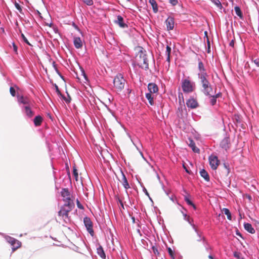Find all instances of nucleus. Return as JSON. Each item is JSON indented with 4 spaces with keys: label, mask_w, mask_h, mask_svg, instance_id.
<instances>
[{
    "label": "nucleus",
    "mask_w": 259,
    "mask_h": 259,
    "mask_svg": "<svg viewBox=\"0 0 259 259\" xmlns=\"http://www.w3.org/2000/svg\"><path fill=\"white\" fill-rule=\"evenodd\" d=\"M201 92L205 96H210L213 93L212 86L209 81V75L198 77Z\"/></svg>",
    "instance_id": "1"
},
{
    "label": "nucleus",
    "mask_w": 259,
    "mask_h": 259,
    "mask_svg": "<svg viewBox=\"0 0 259 259\" xmlns=\"http://www.w3.org/2000/svg\"><path fill=\"white\" fill-rule=\"evenodd\" d=\"M139 49L137 55L138 65L141 68L147 70L149 68V64L146 51L142 47H139Z\"/></svg>",
    "instance_id": "2"
},
{
    "label": "nucleus",
    "mask_w": 259,
    "mask_h": 259,
    "mask_svg": "<svg viewBox=\"0 0 259 259\" xmlns=\"http://www.w3.org/2000/svg\"><path fill=\"white\" fill-rule=\"evenodd\" d=\"M74 207V204L72 203L64 204L58 212V215L66 222L69 221L68 213Z\"/></svg>",
    "instance_id": "3"
},
{
    "label": "nucleus",
    "mask_w": 259,
    "mask_h": 259,
    "mask_svg": "<svg viewBox=\"0 0 259 259\" xmlns=\"http://www.w3.org/2000/svg\"><path fill=\"white\" fill-rule=\"evenodd\" d=\"M126 80L121 74H118L113 80L114 88L117 92H121L124 88Z\"/></svg>",
    "instance_id": "4"
},
{
    "label": "nucleus",
    "mask_w": 259,
    "mask_h": 259,
    "mask_svg": "<svg viewBox=\"0 0 259 259\" xmlns=\"http://www.w3.org/2000/svg\"><path fill=\"white\" fill-rule=\"evenodd\" d=\"M194 244L195 246L200 249L201 248H207V242L204 236H202L200 234L197 233L196 236L194 239Z\"/></svg>",
    "instance_id": "5"
},
{
    "label": "nucleus",
    "mask_w": 259,
    "mask_h": 259,
    "mask_svg": "<svg viewBox=\"0 0 259 259\" xmlns=\"http://www.w3.org/2000/svg\"><path fill=\"white\" fill-rule=\"evenodd\" d=\"M195 88L194 83L188 79L183 80L182 82V88L183 91L186 93L192 92Z\"/></svg>",
    "instance_id": "6"
},
{
    "label": "nucleus",
    "mask_w": 259,
    "mask_h": 259,
    "mask_svg": "<svg viewBox=\"0 0 259 259\" xmlns=\"http://www.w3.org/2000/svg\"><path fill=\"white\" fill-rule=\"evenodd\" d=\"M61 194L65 204L72 203L74 204L73 200L71 199V195L67 188H63L61 191Z\"/></svg>",
    "instance_id": "7"
},
{
    "label": "nucleus",
    "mask_w": 259,
    "mask_h": 259,
    "mask_svg": "<svg viewBox=\"0 0 259 259\" xmlns=\"http://www.w3.org/2000/svg\"><path fill=\"white\" fill-rule=\"evenodd\" d=\"M208 160L211 168L213 170L217 169L220 163L218 157L214 155H211L209 157Z\"/></svg>",
    "instance_id": "8"
},
{
    "label": "nucleus",
    "mask_w": 259,
    "mask_h": 259,
    "mask_svg": "<svg viewBox=\"0 0 259 259\" xmlns=\"http://www.w3.org/2000/svg\"><path fill=\"white\" fill-rule=\"evenodd\" d=\"M84 225L89 232V233L92 235H94V230L93 229V223L91 219L88 217H85L83 220Z\"/></svg>",
    "instance_id": "9"
},
{
    "label": "nucleus",
    "mask_w": 259,
    "mask_h": 259,
    "mask_svg": "<svg viewBox=\"0 0 259 259\" xmlns=\"http://www.w3.org/2000/svg\"><path fill=\"white\" fill-rule=\"evenodd\" d=\"M198 69L199 71L198 73V77L208 75L206 72V69L205 68L203 62L200 60H199L198 62Z\"/></svg>",
    "instance_id": "10"
},
{
    "label": "nucleus",
    "mask_w": 259,
    "mask_h": 259,
    "mask_svg": "<svg viewBox=\"0 0 259 259\" xmlns=\"http://www.w3.org/2000/svg\"><path fill=\"white\" fill-rule=\"evenodd\" d=\"M165 23L168 30H171L174 29L175 25L174 17L169 16L165 20Z\"/></svg>",
    "instance_id": "11"
},
{
    "label": "nucleus",
    "mask_w": 259,
    "mask_h": 259,
    "mask_svg": "<svg viewBox=\"0 0 259 259\" xmlns=\"http://www.w3.org/2000/svg\"><path fill=\"white\" fill-rule=\"evenodd\" d=\"M8 242L13 246V250H15L21 245V243L20 241L12 237L9 238Z\"/></svg>",
    "instance_id": "12"
},
{
    "label": "nucleus",
    "mask_w": 259,
    "mask_h": 259,
    "mask_svg": "<svg viewBox=\"0 0 259 259\" xmlns=\"http://www.w3.org/2000/svg\"><path fill=\"white\" fill-rule=\"evenodd\" d=\"M186 105L188 107L192 109L196 108L198 106V103L196 100L194 98H190L186 102Z\"/></svg>",
    "instance_id": "13"
},
{
    "label": "nucleus",
    "mask_w": 259,
    "mask_h": 259,
    "mask_svg": "<svg viewBox=\"0 0 259 259\" xmlns=\"http://www.w3.org/2000/svg\"><path fill=\"white\" fill-rule=\"evenodd\" d=\"M18 101L19 103L25 105V106H30V105L32 104L31 100L26 97H19L18 98Z\"/></svg>",
    "instance_id": "14"
},
{
    "label": "nucleus",
    "mask_w": 259,
    "mask_h": 259,
    "mask_svg": "<svg viewBox=\"0 0 259 259\" xmlns=\"http://www.w3.org/2000/svg\"><path fill=\"white\" fill-rule=\"evenodd\" d=\"M230 144V139L229 137H225L221 141L220 144L221 146L225 150H227V149L229 148Z\"/></svg>",
    "instance_id": "15"
},
{
    "label": "nucleus",
    "mask_w": 259,
    "mask_h": 259,
    "mask_svg": "<svg viewBox=\"0 0 259 259\" xmlns=\"http://www.w3.org/2000/svg\"><path fill=\"white\" fill-rule=\"evenodd\" d=\"M148 89L150 94L156 93L158 91V88L157 85L154 83H150L148 85Z\"/></svg>",
    "instance_id": "16"
},
{
    "label": "nucleus",
    "mask_w": 259,
    "mask_h": 259,
    "mask_svg": "<svg viewBox=\"0 0 259 259\" xmlns=\"http://www.w3.org/2000/svg\"><path fill=\"white\" fill-rule=\"evenodd\" d=\"M74 45L76 49H80L82 47V42L80 38L75 37L73 40Z\"/></svg>",
    "instance_id": "17"
},
{
    "label": "nucleus",
    "mask_w": 259,
    "mask_h": 259,
    "mask_svg": "<svg viewBox=\"0 0 259 259\" xmlns=\"http://www.w3.org/2000/svg\"><path fill=\"white\" fill-rule=\"evenodd\" d=\"M115 22L122 28H125L127 27V25L125 24L123 22V18L120 15L117 16V20L115 21Z\"/></svg>",
    "instance_id": "18"
},
{
    "label": "nucleus",
    "mask_w": 259,
    "mask_h": 259,
    "mask_svg": "<svg viewBox=\"0 0 259 259\" xmlns=\"http://www.w3.org/2000/svg\"><path fill=\"white\" fill-rule=\"evenodd\" d=\"M120 182H121L124 188L126 190H127L130 188L128 183L127 182V180L123 172H122V178H121V180H120Z\"/></svg>",
    "instance_id": "19"
},
{
    "label": "nucleus",
    "mask_w": 259,
    "mask_h": 259,
    "mask_svg": "<svg viewBox=\"0 0 259 259\" xmlns=\"http://www.w3.org/2000/svg\"><path fill=\"white\" fill-rule=\"evenodd\" d=\"M244 229L249 233L251 234H254L255 231L253 228L252 227V225L248 223H245L244 224Z\"/></svg>",
    "instance_id": "20"
},
{
    "label": "nucleus",
    "mask_w": 259,
    "mask_h": 259,
    "mask_svg": "<svg viewBox=\"0 0 259 259\" xmlns=\"http://www.w3.org/2000/svg\"><path fill=\"white\" fill-rule=\"evenodd\" d=\"M189 142V146L192 148L193 151L195 153H199L200 150L196 147L194 142L192 140H190Z\"/></svg>",
    "instance_id": "21"
},
{
    "label": "nucleus",
    "mask_w": 259,
    "mask_h": 259,
    "mask_svg": "<svg viewBox=\"0 0 259 259\" xmlns=\"http://www.w3.org/2000/svg\"><path fill=\"white\" fill-rule=\"evenodd\" d=\"M42 121V118L41 116H36L33 120L34 124L36 126H40Z\"/></svg>",
    "instance_id": "22"
},
{
    "label": "nucleus",
    "mask_w": 259,
    "mask_h": 259,
    "mask_svg": "<svg viewBox=\"0 0 259 259\" xmlns=\"http://www.w3.org/2000/svg\"><path fill=\"white\" fill-rule=\"evenodd\" d=\"M25 112L27 116L31 117L34 115V112L30 109V106H25Z\"/></svg>",
    "instance_id": "23"
},
{
    "label": "nucleus",
    "mask_w": 259,
    "mask_h": 259,
    "mask_svg": "<svg viewBox=\"0 0 259 259\" xmlns=\"http://www.w3.org/2000/svg\"><path fill=\"white\" fill-rule=\"evenodd\" d=\"M200 176L204 178V179L208 182L209 181V177L207 172L204 169H201L200 171Z\"/></svg>",
    "instance_id": "24"
},
{
    "label": "nucleus",
    "mask_w": 259,
    "mask_h": 259,
    "mask_svg": "<svg viewBox=\"0 0 259 259\" xmlns=\"http://www.w3.org/2000/svg\"><path fill=\"white\" fill-rule=\"evenodd\" d=\"M77 78L80 81L85 82L88 81L87 76L83 70H81V74L79 77H77Z\"/></svg>",
    "instance_id": "25"
},
{
    "label": "nucleus",
    "mask_w": 259,
    "mask_h": 259,
    "mask_svg": "<svg viewBox=\"0 0 259 259\" xmlns=\"http://www.w3.org/2000/svg\"><path fill=\"white\" fill-rule=\"evenodd\" d=\"M149 3L151 4L153 12L156 13L158 12V6L155 0H149Z\"/></svg>",
    "instance_id": "26"
},
{
    "label": "nucleus",
    "mask_w": 259,
    "mask_h": 259,
    "mask_svg": "<svg viewBox=\"0 0 259 259\" xmlns=\"http://www.w3.org/2000/svg\"><path fill=\"white\" fill-rule=\"evenodd\" d=\"M97 250L98 254L100 255L101 258L105 259L106 255L103 247L101 246H100L97 248Z\"/></svg>",
    "instance_id": "27"
},
{
    "label": "nucleus",
    "mask_w": 259,
    "mask_h": 259,
    "mask_svg": "<svg viewBox=\"0 0 259 259\" xmlns=\"http://www.w3.org/2000/svg\"><path fill=\"white\" fill-rule=\"evenodd\" d=\"M234 10L236 14L241 19L243 18V14L240 8L238 6H236L234 8Z\"/></svg>",
    "instance_id": "28"
},
{
    "label": "nucleus",
    "mask_w": 259,
    "mask_h": 259,
    "mask_svg": "<svg viewBox=\"0 0 259 259\" xmlns=\"http://www.w3.org/2000/svg\"><path fill=\"white\" fill-rule=\"evenodd\" d=\"M170 53H171V48L169 46L167 45V46L166 47V54L167 55L166 61L168 62H170Z\"/></svg>",
    "instance_id": "29"
},
{
    "label": "nucleus",
    "mask_w": 259,
    "mask_h": 259,
    "mask_svg": "<svg viewBox=\"0 0 259 259\" xmlns=\"http://www.w3.org/2000/svg\"><path fill=\"white\" fill-rule=\"evenodd\" d=\"M222 211L223 213H224L226 215H227V219L229 220H231L232 219V217H231V213L230 211V210H229V209L228 208H224L222 210Z\"/></svg>",
    "instance_id": "30"
},
{
    "label": "nucleus",
    "mask_w": 259,
    "mask_h": 259,
    "mask_svg": "<svg viewBox=\"0 0 259 259\" xmlns=\"http://www.w3.org/2000/svg\"><path fill=\"white\" fill-rule=\"evenodd\" d=\"M146 97L151 105H154L153 97L152 96L150 93H147L146 94Z\"/></svg>",
    "instance_id": "31"
},
{
    "label": "nucleus",
    "mask_w": 259,
    "mask_h": 259,
    "mask_svg": "<svg viewBox=\"0 0 259 259\" xmlns=\"http://www.w3.org/2000/svg\"><path fill=\"white\" fill-rule=\"evenodd\" d=\"M73 176L74 177L75 181H77L78 178V174L77 172V169L75 165L73 166Z\"/></svg>",
    "instance_id": "32"
},
{
    "label": "nucleus",
    "mask_w": 259,
    "mask_h": 259,
    "mask_svg": "<svg viewBox=\"0 0 259 259\" xmlns=\"http://www.w3.org/2000/svg\"><path fill=\"white\" fill-rule=\"evenodd\" d=\"M185 200L188 205L192 206L195 209H196L195 205L189 198H188V197H185Z\"/></svg>",
    "instance_id": "33"
},
{
    "label": "nucleus",
    "mask_w": 259,
    "mask_h": 259,
    "mask_svg": "<svg viewBox=\"0 0 259 259\" xmlns=\"http://www.w3.org/2000/svg\"><path fill=\"white\" fill-rule=\"evenodd\" d=\"M211 97V99L210 100V103L211 105L213 106L216 104L217 99L214 98L213 96H212V94L210 96Z\"/></svg>",
    "instance_id": "34"
},
{
    "label": "nucleus",
    "mask_w": 259,
    "mask_h": 259,
    "mask_svg": "<svg viewBox=\"0 0 259 259\" xmlns=\"http://www.w3.org/2000/svg\"><path fill=\"white\" fill-rule=\"evenodd\" d=\"M10 92L11 95L13 97H15L16 96V91H15V89L14 87H10Z\"/></svg>",
    "instance_id": "35"
},
{
    "label": "nucleus",
    "mask_w": 259,
    "mask_h": 259,
    "mask_svg": "<svg viewBox=\"0 0 259 259\" xmlns=\"http://www.w3.org/2000/svg\"><path fill=\"white\" fill-rule=\"evenodd\" d=\"M168 253H169V255L170 256V257L172 259H175L174 252H173L172 250L170 247H169L168 248Z\"/></svg>",
    "instance_id": "36"
},
{
    "label": "nucleus",
    "mask_w": 259,
    "mask_h": 259,
    "mask_svg": "<svg viewBox=\"0 0 259 259\" xmlns=\"http://www.w3.org/2000/svg\"><path fill=\"white\" fill-rule=\"evenodd\" d=\"M21 36H22V37L23 38V40H24V41L25 42H26L27 44H28L29 46H31V45L29 43V42L27 40V38L25 36L24 34L22 33L21 34Z\"/></svg>",
    "instance_id": "37"
},
{
    "label": "nucleus",
    "mask_w": 259,
    "mask_h": 259,
    "mask_svg": "<svg viewBox=\"0 0 259 259\" xmlns=\"http://www.w3.org/2000/svg\"><path fill=\"white\" fill-rule=\"evenodd\" d=\"M83 2L88 6H92L93 5V0H84Z\"/></svg>",
    "instance_id": "38"
},
{
    "label": "nucleus",
    "mask_w": 259,
    "mask_h": 259,
    "mask_svg": "<svg viewBox=\"0 0 259 259\" xmlns=\"http://www.w3.org/2000/svg\"><path fill=\"white\" fill-rule=\"evenodd\" d=\"M15 6L16 7V8L21 13L22 12V9L21 8V6H20V5L17 3H15Z\"/></svg>",
    "instance_id": "39"
},
{
    "label": "nucleus",
    "mask_w": 259,
    "mask_h": 259,
    "mask_svg": "<svg viewBox=\"0 0 259 259\" xmlns=\"http://www.w3.org/2000/svg\"><path fill=\"white\" fill-rule=\"evenodd\" d=\"M55 88L56 91L58 95L59 96H61V97H63L60 91L59 90V89L58 85H56V84H55Z\"/></svg>",
    "instance_id": "40"
},
{
    "label": "nucleus",
    "mask_w": 259,
    "mask_h": 259,
    "mask_svg": "<svg viewBox=\"0 0 259 259\" xmlns=\"http://www.w3.org/2000/svg\"><path fill=\"white\" fill-rule=\"evenodd\" d=\"M241 253L238 252H234V257H236L238 259H240L241 257H240Z\"/></svg>",
    "instance_id": "41"
},
{
    "label": "nucleus",
    "mask_w": 259,
    "mask_h": 259,
    "mask_svg": "<svg viewBox=\"0 0 259 259\" xmlns=\"http://www.w3.org/2000/svg\"><path fill=\"white\" fill-rule=\"evenodd\" d=\"M169 2L173 6H176L178 3V0H169Z\"/></svg>",
    "instance_id": "42"
},
{
    "label": "nucleus",
    "mask_w": 259,
    "mask_h": 259,
    "mask_svg": "<svg viewBox=\"0 0 259 259\" xmlns=\"http://www.w3.org/2000/svg\"><path fill=\"white\" fill-rule=\"evenodd\" d=\"M152 249V250H153L154 253L155 255H158L159 254V252H158V249H157V248L156 247H155L154 246H153Z\"/></svg>",
    "instance_id": "43"
},
{
    "label": "nucleus",
    "mask_w": 259,
    "mask_h": 259,
    "mask_svg": "<svg viewBox=\"0 0 259 259\" xmlns=\"http://www.w3.org/2000/svg\"><path fill=\"white\" fill-rule=\"evenodd\" d=\"M76 203L77 206L79 208L81 209H83V206L81 204V203H80L78 199L76 200Z\"/></svg>",
    "instance_id": "44"
},
{
    "label": "nucleus",
    "mask_w": 259,
    "mask_h": 259,
    "mask_svg": "<svg viewBox=\"0 0 259 259\" xmlns=\"http://www.w3.org/2000/svg\"><path fill=\"white\" fill-rule=\"evenodd\" d=\"M116 200H117V202L120 203L121 206L123 208H124L123 203L122 200L118 197H116Z\"/></svg>",
    "instance_id": "45"
},
{
    "label": "nucleus",
    "mask_w": 259,
    "mask_h": 259,
    "mask_svg": "<svg viewBox=\"0 0 259 259\" xmlns=\"http://www.w3.org/2000/svg\"><path fill=\"white\" fill-rule=\"evenodd\" d=\"M12 46H13V50L14 51V52L16 54H17V46L15 45V44L14 42H12Z\"/></svg>",
    "instance_id": "46"
},
{
    "label": "nucleus",
    "mask_w": 259,
    "mask_h": 259,
    "mask_svg": "<svg viewBox=\"0 0 259 259\" xmlns=\"http://www.w3.org/2000/svg\"><path fill=\"white\" fill-rule=\"evenodd\" d=\"M215 4L219 8H221L222 7V4L219 0H216Z\"/></svg>",
    "instance_id": "47"
},
{
    "label": "nucleus",
    "mask_w": 259,
    "mask_h": 259,
    "mask_svg": "<svg viewBox=\"0 0 259 259\" xmlns=\"http://www.w3.org/2000/svg\"><path fill=\"white\" fill-rule=\"evenodd\" d=\"M222 96V93H219L218 94H216L215 95H213L212 96L214 98H215L216 99L220 97H221Z\"/></svg>",
    "instance_id": "48"
},
{
    "label": "nucleus",
    "mask_w": 259,
    "mask_h": 259,
    "mask_svg": "<svg viewBox=\"0 0 259 259\" xmlns=\"http://www.w3.org/2000/svg\"><path fill=\"white\" fill-rule=\"evenodd\" d=\"M254 64L257 66L259 67V59H256L253 61Z\"/></svg>",
    "instance_id": "49"
},
{
    "label": "nucleus",
    "mask_w": 259,
    "mask_h": 259,
    "mask_svg": "<svg viewBox=\"0 0 259 259\" xmlns=\"http://www.w3.org/2000/svg\"><path fill=\"white\" fill-rule=\"evenodd\" d=\"M229 45H230V46L233 47H234V40H232L230 42V43H229Z\"/></svg>",
    "instance_id": "50"
},
{
    "label": "nucleus",
    "mask_w": 259,
    "mask_h": 259,
    "mask_svg": "<svg viewBox=\"0 0 259 259\" xmlns=\"http://www.w3.org/2000/svg\"><path fill=\"white\" fill-rule=\"evenodd\" d=\"M225 169L226 170V173L228 174L229 173V169L228 168L227 166L225 165Z\"/></svg>",
    "instance_id": "51"
},
{
    "label": "nucleus",
    "mask_w": 259,
    "mask_h": 259,
    "mask_svg": "<svg viewBox=\"0 0 259 259\" xmlns=\"http://www.w3.org/2000/svg\"><path fill=\"white\" fill-rule=\"evenodd\" d=\"M207 44H208V50H209L210 49V42L208 40L207 41Z\"/></svg>",
    "instance_id": "52"
},
{
    "label": "nucleus",
    "mask_w": 259,
    "mask_h": 259,
    "mask_svg": "<svg viewBox=\"0 0 259 259\" xmlns=\"http://www.w3.org/2000/svg\"><path fill=\"white\" fill-rule=\"evenodd\" d=\"M64 99L66 101V102L67 103H69L70 102V98L69 99V100H67V99L64 97Z\"/></svg>",
    "instance_id": "53"
},
{
    "label": "nucleus",
    "mask_w": 259,
    "mask_h": 259,
    "mask_svg": "<svg viewBox=\"0 0 259 259\" xmlns=\"http://www.w3.org/2000/svg\"><path fill=\"white\" fill-rule=\"evenodd\" d=\"M208 258H209V259H213V258L212 256V255H209L208 256Z\"/></svg>",
    "instance_id": "54"
},
{
    "label": "nucleus",
    "mask_w": 259,
    "mask_h": 259,
    "mask_svg": "<svg viewBox=\"0 0 259 259\" xmlns=\"http://www.w3.org/2000/svg\"><path fill=\"white\" fill-rule=\"evenodd\" d=\"M145 193H146V194L148 196H149V194L147 191V190L146 189H145Z\"/></svg>",
    "instance_id": "55"
},
{
    "label": "nucleus",
    "mask_w": 259,
    "mask_h": 259,
    "mask_svg": "<svg viewBox=\"0 0 259 259\" xmlns=\"http://www.w3.org/2000/svg\"><path fill=\"white\" fill-rule=\"evenodd\" d=\"M184 168H185L186 172H188V173H189V171L188 170L187 168H186V167H185V166H184Z\"/></svg>",
    "instance_id": "56"
},
{
    "label": "nucleus",
    "mask_w": 259,
    "mask_h": 259,
    "mask_svg": "<svg viewBox=\"0 0 259 259\" xmlns=\"http://www.w3.org/2000/svg\"><path fill=\"white\" fill-rule=\"evenodd\" d=\"M256 225H257V226H259V222L258 221H256Z\"/></svg>",
    "instance_id": "57"
},
{
    "label": "nucleus",
    "mask_w": 259,
    "mask_h": 259,
    "mask_svg": "<svg viewBox=\"0 0 259 259\" xmlns=\"http://www.w3.org/2000/svg\"><path fill=\"white\" fill-rule=\"evenodd\" d=\"M247 198H248L249 200H250V199H251V196H249V195H248V196H247Z\"/></svg>",
    "instance_id": "58"
},
{
    "label": "nucleus",
    "mask_w": 259,
    "mask_h": 259,
    "mask_svg": "<svg viewBox=\"0 0 259 259\" xmlns=\"http://www.w3.org/2000/svg\"><path fill=\"white\" fill-rule=\"evenodd\" d=\"M37 13L39 14V15H40V13L38 11H37Z\"/></svg>",
    "instance_id": "59"
},
{
    "label": "nucleus",
    "mask_w": 259,
    "mask_h": 259,
    "mask_svg": "<svg viewBox=\"0 0 259 259\" xmlns=\"http://www.w3.org/2000/svg\"><path fill=\"white\" fill-rule=\"evenodd\" d=\"M237 234L239 235V236H241L240 233H237Z\"/></svg>",
    "instance_id": "60"
},
{
    "label": "nucleus",
    "mask_w": 259,
    "mask_h": 259,
    "mask_svg": "<svg viewBox=\"0 0 259 259\" xmlns=\"http://www.w3.org/2000/svg\"><path fill=\"white\" fill-rule=\"evenodd\" d=\"M127 1L130 2V0H127Z\"/></svg>",
    "instance_id": "61"
},
{
    "label": "nucleus",
    "mask_w": 259,
    "mask_h": 259,
    "mask_svg": "<svg viewBox=\"0 0 259 259\" xmlns=\"http://www.w3.org/2000/svg\"><path fill=\"white\" fill-rule=\"evenodd\" d=\"M240 259H244L243 258L241 257Z\"/></svg>",
    "instance_id": "62"
}]
</instances>
